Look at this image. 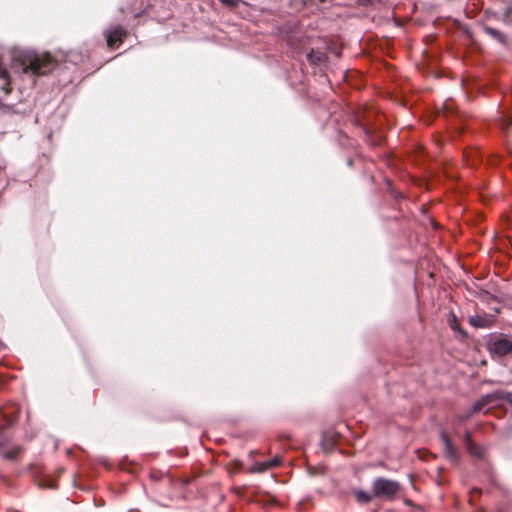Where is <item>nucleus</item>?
<instances>
[{
	"instance_id": "nucleus-17",
	"label": "nucleus",
	"mask_w": 512,
	"mask_h": 512,
	"mask_svg": "<svg viewBox=\"0 0 512 512\" xmlns=\"http://www.w3.org/2000/svg\"><path fill=\"white\" fill-rule=\"evenodd\" d=\"M11 436L8 433V430L5 428H0V448L4 447L9 443Z\"/></svg>"
},
{
	"instance_id": "nucleus-10",
	"label": "nucleus",
	"mask_w": 512,
	"mask_h": 512,
	"mask_svg": "<svg viewBox=\"0 0 512 512\" xmlns=\"http://www.w3.org/2000/svg\"><path fill=\"white\" fill-rule=\"evenodd\" d=\"M327 59V56L324 52L319 50H311L307 54V60L312 65H319L321 63H324Z\"/></svg>"
},
{
	"instance_id": "nucleus-9",
	"label": "nucleus",
	"mask_w": 512,
	"mask_h": 512,
	"mask_svg": "<svg viewBox=\"0 0 512 512\" xmlns=\"http://www.w3.org/2000/svg\"><path fill=\"white\" fill-rule=\"evenodd\" d=\"M483 31L485 32V34H487L488 36H490L491 38H493L497 42H499L501 44H505L506 43V35L504 33H502L500 30L492 28V27L487 26V25H484L483 26Z\"/></svg>"
},
{
	"instance_id": "nucleus-12",
	"label": "nucleus",
	"mask_w": 512,
	"mask_h": 512,
	"mask_svg": "<svg viewBox=\"0 0 512 512\" xmlns=\"http://www.w3.org/2000/svg\"><path fill=\"white\" fill-rule=\"evenodd\" d=\"M354 495L356 500L361 504L370 503L373 499H375L373 491L369 493L364 490H355Z\"/></svg>"
},
{
	"instance_id": "nucleus-23",
	"label": "nucleus",
	"mask_w": 512,
	"mask_h": 512,
	"mask_svg": "<svg viewBox=\"0 0 512 512\" xmlns=\"http://www.w3.org/2000/svg\"><path fill=\"white\" fill-rule=\"evenodd\" d=\"M352 162H353V161H352V159H349V160H348V165H349V166H351V165H352Z\"/></svg>"
},
{
	"instance_id": "nucleus-16",
	"label": "nucleus",
	"mask_w": 512,
	"mask_h": 512,
	"mask_svg": "<svg viewBox=\"0 0 512 512\" xmlns=\"http://www.w3.org/2000/svg\"><path fill=\"white\" fill-rule=\"evenodd\" d=\"M269 470V464L267 461L257 462L253 465L251 471L256 473H263Z\"/></svg>"
},
{
	"instance_id": "nucleus-8",
	"label": "nucleus",
	"mask_w": 512,
	"mask_h": 512,
	"mask_svg": "<svg viewBox=\"0 0 512 512\" xmlns=\"http://www.w3.org/2000/svg\"><path fill=\"white\" fill-rule=\"evenodd\" d=\"M440 439L444 444V454L446 458L453 464H457L460 460L458 449L452 444L448 434L445 431L440 432Z\"/></svg>"
},
{
	"instance_id": "nucleus-1",
	"label": "nucleus",
	"mask_w": 512,
	"mask_h": 512,
	"mask_svg": "<svg viewBox=\"0 0 512 512\" xmlns=\"http://www.w3.org/2000/svg\"><path fill=\"white\" fill-rule=\"evenodd\" d=\"M55 67V63L51 55L29 53L22 67V75L28 77L32 86L36 83V76L46 75Z\"/></svg>"
},
{
	"instance_id": "nucleus-21",
	"label": "nucleus",
	"mask_w": 512,
	"mask_h": 512,
	"mask_svg": "<svg viewBox=\"0 0 512 512\" xmlns=\"http://www.w3.org/2000/svg\"><path fill=\"white\" fill-rule=\"evenodd\" d=\"M219 1L228 7H236L239 3V0H219Z\"/></svg>"
},
{
	"instance_id": "nucleus-19",
	"label": "nucleus",
	"mask_w": 512,
	"mask_h": 512,
	"mask_svg": "<svg viewBox=\"0 0 512 512\" xmlns=\"http://www.w3.org/2000/svg\"><path fill=\"white\" fill-rule=\"evenodd\" d=\"M463 441H464V444H465L466 447L469 444H472L473 440H472V437H471V433L469 431H465V433L463 435Z\"/></svg>"
},
{
	"instance_id": "nucleus-7",
	"label": "nucleus",
	"mask_w": 512,
	"mask_h": 512,
	"mask_svg": "<svg viewBox=\"0 0 512 512\" xmlns=\"http://www.w3.org/2000/svg\"><path fill=\"white\" fill-rule=\"evenodd\" d=\"M491 354L497 356H505L512 351V341L508 338L500 337L489 343Z\"/></svg>"
},
{
	"instance_id": "nucleus-2",
	"label": "nucleus",
	"mask_w": 512,
	"mask_h": 512,
	"mask_svg": "<svg viewBox=\"0 0 512 512\" xmlns=\"http://www.w3.org/2000/svg\"><path fill=\"white\" fill-rule=\"evenodd\" d=\"M401 490V485L398 481L391 480L384 477H377L372 482V491L375 498L382 499L388 502L394 501Z\"/></svg>"
},
{
	"instance_id": "nucleus-22",
	"label": "nucleus",
	"mask_w": 512,
	"mask_h": 512,
	"mask_svg": "<svg viewBox=\"0 0 512 512\" xmlns=\"http://www.w3.org/2000/svg\"><path fill=\"white\" fill-rule=\"evenodd\" d=\"M339 134H340V138H339L340 144L343 146H347L348 144L344 142V139H345V141H348V135L345 132H342V130L339 131Z\"/></svg>"
},
{
	"instance_id": "nucleus-20",
	"label": "nucleus",
	"mask_w": 512,
	"mask_h": 512,
	"mask_svg": "<svg viewBox=\"0 0 512 512\" xmlns=\"http://www.w3.org/2000/svg\"><path fill=\"white\" fill-rule=\"evenodd\" d=\"M280 463L281 460L278 457H274L273 459L267 461V464H269V469L280 465Z\"/></svg>"
},
{
	"instance_id": "nucleus-3",
	"label": "nucleus",
	"mask_w": 512,
	"mask_h": 512,
	"mask_svg": "<svg viewBox=\"0 0 512 512\" xmlns=\"http://www.w3.org/2000/svg\"><path fill=\"white\" fill-rule=\"evenodd\" d=\"M12 90L11 78L7 68L0 62V108L5 107L13 113H19L20 110L14 104L5 103L6 98Z\"/></svg>"
},
{
	"instance_id": "nucleus-6",
	"label": "nucleus",
	"mask_w": 512,
	"mask_h": 512,
	"mask_svg": "<svg viewBox=\"0 0 512 512\" xmlns=\"http://www.w3.org/2000/svg\"><path fill=\"white\" fill-rule=\"evenodd\" d=\"M503 399H504V395L500 391H494L492 393H488V394L482 396L476 402H474V404L472 405V408H471V412L472 413L480 412L486 406L492 407L494 405H497Z\"/></svg>"
},
{
	"instance_id": "nucleus-15",
	"label": "nucleus",
	"mask_w": 512,
	"mask_h": 512,
	"mask_svg": "<svg viewBox=\"0 0 512 512\" xmlns=\"http://www.w3.org/2000/svg\"><path fill=\"white\" fill-rule=\"evenodd\" d=\"M19 452H20L19 447H13L7 451L2 452V457L7 460H14V459H16Z\"/></svg>"
},
{
	"instance_id": "nucleus-5",
	"label": "nucleus",
	"mask_w": 512,
	"mask_h": 512,
	"mask_svg": "<svg viewBox=\"0 0 512 512\" xmlns=\"http://www.w3.org/2000/svg\"><path fill=\"white\" fill-rule=\"evenodd\" d=\"M347 121L349 122V124L352 127L357 128L362 132V134L364 136V141L367 145H369L371 147H376V146L380 145L381 139L375 138L373 136L372 131L365 124L362 123V121L356 114H354V113L348 114Z\"/></svg>"
},
{
	"instance_id": "nucleus-11",
	"label": "nucleus",
	"mask_w": 512,
	"mask_h": 512,
	"mask_svg": "<svg viewBox=\"0 0 512 512\" xmlns=\"http://www.w3.org/2000/svg\"><path fill=\"white\" fill-rule=\"evenodd\" d=\"M469 323L477 328H487L490 326L491 321L485 316L475 315L470 317Z\"/></svg>"
},
{
	"instance_id": "nucleus-14",
	"label": "nucleus",
	"mask_w": 512,
	"mask_h": 512,
	"mask_svg": "<svg viewBox=\"0 0 512 512\" xmlns=\"http://www.w3.org/2000/svg\"><path fill=\"white\" fill-rule=\"evenodd\" d=\"M387 185H388V190L390 192V195L396 200V201H399V200H402L405 198L404 194L398 190H396L392 183L390 181H387Z\"/></svg>"
},
{
	"instance_id": "nucleus-18",
	"label": "nucleus",
	"mask_w": 512,
	"mask_h": 512,
	"mask_svg": "<svg viewBox=\"0 0 512 512\" xmlns=\"http://www.w3.org/2000/svg\"><path fill=\"white\" fill-rule=\"evenodd\" d=\"M467 451L471 454V455H474V456H477V457H481L482 454H483V451L481 449V447H479L478 445H476L474 442H472V444H469L467 447H466Z\"/></svg>"
},
{
	"instance_id": "nucleus-24",
	"label": "nucleus",
	"mask_w": 512,
	"mask_h": 512,
	"mask_svg": "<svg viewBox=\"0 0 512 512\" xmlns=\"http://www.w3.org/2000/svg\"><path fill=\"white\" fill-rule=\"evenodd\" d=\"M4 347L3 343L0 342V350Z\"/></svg>"
},
{
	"instance_id": "nucleus-4",
	"label": "nucleus",
	"mask_w": 512,
	"mask_h": 512,
	"mask_svg": "<svg viewBox=\"0 0 512 512\" xmlns=\"http://www.w3.org/2000/svg\"><path fill=\"white\" fill-rule=\"evenodd\" d=\"M103 35L105 37L107 46L110 49L118 48L119 45L128 36V31L121 25H114L107 28Z\"/></svg>"
},
{
	"instance_id": "nucleus-13",
	"label": "nucleus",
	"mask_w": 512,
	"mask_h": 512,
	"mask_svg": "<svg viewBox=\"0 0 512 512\" xmlns=\"http://www.w3.org/2000/svg\"><path fill=\"white\" fill-rule=\"evenodd\" d=\"M88 58L86 53L78 52V51H70L67 55V60L74 63L80 64L83 63Z\"/></svg>"
}]
</instances>
